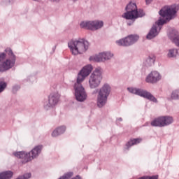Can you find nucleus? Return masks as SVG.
Here are the masks:
<instances>
[{
	"label": "nucleus",
	"mask_w": 179,
	"mask_h": 179,
	"mask_svg": "<svg viewBox=\"0 0 179 179\" xmlns=\"http://www.w3.org/2000/svg\"><path fill=\"white\" fill-rule=\"evenodd\" d=\"M178 6L172 5V6H166L160 11L159 15L162 18H160L157 22V26L159 27L163 26L164 23H167L171 19L176 17V14L178 11Z\"/></svg>",
	"instance_id": "obj_1"
},
{
	"label": "nucleus",
	"mask_w": 179,
	"mask_h": 179,
	"mask_svg": "<svg viewBox=\"0 0 179 179\" xmlns=\"http://www.w3.org/2000/svg\"><path fill=\"white\" fill-rule=\"evenodd\" d=\"M5 52L9 55L10 58L6 59V55L5 53H0V72H5V71H8L15 66V56L13 55L12 50L10 48H6Z\"/></svg>",
	"instance_id": "obj_2"
},
{
	"label": "nucleus",
	"mask_w": 179,
	"mask_h": 179,
	"mask_svg": "<svg viewBox=\"0 0 179 179\" xmlns=\"http://www.w3.org/2000/svg\"><path fill=\"white\" fill-rule=\"evenodd\" d=\"M73 55H78V54H83L87 51L89 48V42L85 39H78L76 41H71L68 43Z\"/></svg>",
	"instance_id": "obj_3"
},
{
	"label": "nucleus",
	"mask_w": 179,
	"mask_h": 179,
	"mask_svg": "<svg viewBox=\"0 0 179 179\" xmlns=\"http://www.w3.org/2000/svg\"><path fill=\"white\" fill-rule=\"evenodd\" d=\"M127 13H124L122 17L124 19L134 20L138 19V17H143L145 16V12L143 10H138V7L135 3H129L126 7Z\"/></svg>",
	"instance_id": "obj_4"
},
{
	"label": "nucleus",
	"mask_w": 179,
	"mask_h": 179,
	"mask_svg": "<svg viewBox=\"0 0 179 179\" xmlns=\"http://www.w3.org/2000/svg\"><path fill=\"white\" fill-rule=\"evenodd\" d=\"M43 147L41 145H38L35 147L30 152L26 153L24 152H15L14 156L15 157H17V159H22V163H27L34 157H37L38 156L39 153H41V149Z\"/></svg>",
	"instance_id": "obj_5"
},
{
	"label": "nucleus",
	"mask_w": 179,
	"mask_h": 179,
	"mask_svg": "<svg viewBox=\"0 0 179 179\" xmlns=\"http://www.w3.org/2000/svg\"><path fill=\"white\" fill-rule=\"evenodd\" d=\"M111 87L110 85L105 84L99 90L97 97L98 107H103L107 103V99L110 96Z\"/></svg>",
	"instance_id": "obj_6"
},
{
	"label": "nucleus",
	"mask_w": 179,
	"mask_h": 179,
	"mask_svg": "<svg viewBox=\"0 0 179 179\" xmlns=\"http://www.w3.org/2000/svg\"><path fill=\"white\" fill-rule=\"evenodd\" d=\"M103 76H101V69H96L91 74L89 80V85L91 89H96L100 86Z\"/></svg>",
	"instance_id": "obj_7"
},
{
	"label": "nucleus",
	"mask_w": 179,
	"mask_h": 179,
	"mask_svg": "<svg viewBox=\"0 0 179 179\" xmlns=\"http://www.w3.org/2000/svg\"><path fill=\"white\" fill-rule=\"evenodd\" d=\"M173 117L171 116H159L157 118H155L151 121V127H159L162 128L163 127H167L170 124H173Z\"/></svg>",
	"instance_id": "obj_8"
},
{
	"label": "nucleus",
	"mask_w": 179,
	"mask_h": 179,
	"mask_svg": "<svg viewBox=\"0 0 179 179\" xmlns=\"http://www.w3.org/2000/svg\"><path fill=\"white\" fill-rule=\"evenodd\" d=\"M75 89V96L78 101H85L87 99V94L83 86H82V83H77L74 85Z\"/></svg>",
	"instance_id": "obj_9"
},
{
	"label": "nucleus",
	"mask_w": 179,
	"mask_h": 179,
	"mask_svg": "<svg viewBox=\"0 0 179 179\" xmlns=\"http://www.w3.org/2000/svg\"><path fill=\"white\" fill-rule=\"evenodd\" d=\"M129 92L130 93H133V94H137V96H141V97H144V99H148V100H150L151 101H153L154 103H156L157 100L152 94L150 92H148V91L143 90L142 89H138V88H128Z\"/></svg>",
	"instance_id": "obj_10"
},
{
	"label": "nucleus",
	"mask_w": 179,
	"mask_h": 179,
	"mask_svg": "<svg viewBox=\"0 0 179 179\" xmlns=\"http://www.w3.org/2000/svg\"><path fill=\"white\" fill-rule=\"evenodd\" d=\"M103 21H88L83 22L80 26L82 29H86L87 30H99L103 27Z\"/></svg>",
	"instance_id": "obj_11"
},
{
	"label": "nucleus",
	"mask_w": 179,
	"mask_h": 179,
	"mask_svg": "<svg viewBox=\"0 0 179 179\" xmlns=\"http://www.w3.org/2000/svg\"><path fill=\"white\" fill-rule=\"evenodd\" d=\"M139 40V36L138 35H129L127 37L120 39L116 41L117 45H122L123 47H128L135 44L136 41Z\"/></svg>",
	"instance_id": "obj_12"
},
{
	"label": "nucleus",
	"mask_w": 179,
	"mask_h": 179,
	"mask_svg": "<svg viewBox=\"0 0 179 179\" xmlns=\"http://www.w3.org/2000/svg\"><path fill=\"white\" fill-rule=\"evenodd\" d=\"M93 71V67L92 65H87L83 67V69L80 71L77 78V83H82L86 79V77L90 75V73Z\"/></svg>",
	"instance_id": "obj_13"
},
{
	"label": "nucleus",
	"mask_w": 179,
	"mask_h": 179,
	"mask_svg": "<svg viewBox=\"0 0 179 179\" xmlns=\"http://www.w3.org/2000/svg\"><path fill=\"white\" fill-rule=\"evenodd\" d=\"M113 58V54L110 52L99 53L98 55L92 56L90 57V61L94 62H103L106 59Z\"/></svg>",
	"instance_id": "obj_14"
},
{
	"label": "nucleus",
	"mask_w": 179,
	"mask_h": 179,
	"mask_svg": "<svg viewBox=\"0 0 179 179\" xmlns=\"http://www.w3.org/2000/svg\"><path fill=\"white\" fill-rule=\"evenodd\" d=\"M162 79L160 73L157 71H152L146 78V82L148 83H156Z\"/></svg>",
	"instance_id": "obj_15"
},
{
	"label": "nucleus",
	"mask_w": 179,
	"mask_h": 179,
	"mask_svg": "<svg viewBox=\"0 0 179 179\" xmlns=\"http://www.w3.org/2000/svg\"><path fill=\"white\" fill-rule=\"evenodd\" d=\"M59 100V94L55 92L49 96L48 107H54Z\"/></svg>",
	"instance_id": "obj_16"
},
{
	"label": "nucleus",
	"mask_w": 179,
	"mask_h": 179,
	"mask_svg": "<svg viewBox=\"0 0 179 179\" xmlns=\"http://www.w3.org/2000/svg\"><path fill=\"white\" fill-rule=\"evenodd\" d=\"M66 131V127L60 126L55 129L52 133V136L53 138H57V136H59V135H62Z\"/></svg>",
	"instance_id": "obj_17"
},
{
	"label": "nucleus",
	"mask_w": 179,
	"mask_h": 179,
	"mask_svg": "<svg viewBox=\"0 0 179 179\" xmlns=\"http://www.w3.org/2000/svg\"><path fill=\"white\" fill-rule=\"evenodd\" d=\"M169 37L171 40L177 45L179 47V36H178V32L176 31H173L172 34H170Z\"/></svg>",
	"instance_id": "obj_18"
},
{
	"label": "nucleus",
	"mask_w": 179,
	"mask_h": 179,
	"mask_svg": "<svg viewBox=\"0 0 179 179\" xmlns=\"http://www.w3.org/2000/svg\"><path fill=\"white\" fill-rule=\"evenodd\" d=\"M157 34V27L154 25L150 31L149 34L147 35V38L152 40V38L156 37Z\"/></svg>",
	"instance_id": "obj_19"
},
{
	"label": "nucleus",
	"mask_w": 179,
	"mask_h": 179,
	"mask_svg": "<svg viewBox=\"0 0 179 179\" xmlns=\"http://www.w3.org/2000/svg\"><path fill=\"white\" fill-rule=\"evenodd\" d=\"M12 177H13V172L10 171L0 173V179H10Z\"/></svg>",
	"instance_id": "obj_20"
},
{
	"label": "nucleus",
	"mask_w": 179,
	"mask_h": 179,
	"mask_svg": "<svg viewBox=\"0 0 179 179\" xmlns=\"http://www.w3.org/2000/svg\"><path fill=\"white\" fill-rule=\"evenodd\" d=\"M142 142V138H134L130 140L126 145L127 148H131V146H134V145H138V143H141Z\"/></svg>",
	"instance_id": "obj_21"
},
{
	"label": "nucleus",
	"mask_w": 179,
	"mask_h": 179,
	"mask_svg": "<svg viewBox=\"0 0 179 179\" xmlns=\"http://www.w3.org/2000/svg\"><path fill=\"white\" fill-rule=\"evenodd\" d=\"M177 54H178V50L176 49H171L169 51L168 57L169 58H174V57H177Z\"/></svg>",
	"instance_id": "obj_22"
},
{
	"label": "nucleus",
	"mask_w": 179,
	"mask_h": 179,
	"mask_svg": "<svg viewBox=\"0 0 179 179\" xmlns=\"http://www.w3.org/2000/svg\"><path fill=\"white\" fill-rule=\"evenodd\" d=\"M155 59L156 57H155V55H152L149 56L148 59H147V64L148 65H152V64H155Z\"/></svg>",
	"instance_id": "obj_23"
},
{
	"label": "nucleus",
	"mask_w": 179,
	"mask_h": 179,
	"mask_svg": "<svg viewBox=\"0 0 179 179\" xmlns=\"http://www.w3.org/2000/svg\"><path fill=\"white\" fill-rule=\"evenodd\" d=\"M171 99L173 100H177V99H179V90H176L173 91L171 94Z\"/></svg>",
	"instance_id": "obj_24"
},
{
	"label": "nucleus",
	"mask_w": 179,
	"mask_h": 179,
	"mask_svg": "<svg viewBox=\"0 0 179 179\" xmlns=\"http://www.w3.org/2000/svg\"><path fill=\"white\" fill-rule=\"evenodd\" d=\"M6 83L0 82V93H2L6 89Z\"/></svg>",
	"instance_id": "obj_25"
},
{
	"label": "nucleus",
	"mask_w": 179,
	"mask_h": 179,
	"mask_svg": "<svg viewBox=\"0 0 179 179\" xmlns=\"http://www.w3.org/2000/svg\"><path fill=\"white\" fill-rule=\"evenodd\" d=\"M145 179H158L157 176H144Z\"/></svg>",
	"instance_id": "obj_26"
},
{
	"label": "nucleus",
	"mask_w": 179,
	"mask_h": 179,
	"mask_svg": "<svg viewBox=\"0 0 179 179\" xmlns=\"http://www.w3.org/2000/svg\"><path fill=\"white\" fill-rule=\"evenodd\" d=\"M152 0H145V2L147 4L150 3V2H152Z\"/></svg>",
	"instance_id": "obj_27"
},
{
	"label": "nucleus",
	"mask_w": 179,
	"mask_h": 179,
	"mask_svg": "<svg viewBox=\"0 0 179 179\" xmlns=\"http://www.w3.org/2000/svg\"><path fill=\"white\" fill-rule=\"evenodd\" d=\"M51 2H59V0H50Z\"/></svg>",
	"instance_id": "obj_28"
},
{
	"label": "nucleus",
	"mask_w": 179,
	"mask_h": 179,
	"mask_svg": "<svg viewBox=\"0 0 179 179\" xmlns=\"http://www.w3.org/2000/svg\"><path fill=\"white\" fill-rule=\"evenodd\" d=\"M34 1H40V0H34Z\"/></svg>",
	"instance_id": "obj_29"
}]
</instances>
